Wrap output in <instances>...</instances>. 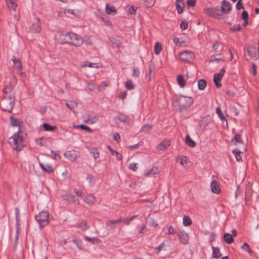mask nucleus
<instances>
[{
  "label": "nucleus",
  "instance_id": "5",
  "mask_svg": "<svg viewBox=\"0 0 259 259\" xmlns=\"http://www.w3.org/2000/svg\"><path fill=\"white\" fill-rule=\"evenodd\" d=\"M83 42V39L80 36L73 32H70L68 44L75 47L81 46Z\"/></svg>",
  "mask_w": 259,
  "mask_h": 259
},
{
  "label": "nucleus",
  "instance_id": "31",
  "mask_svg": "<svg viewBox=\"0 0 259 259\" xmlns=\"http://www.w3.org/2000/svg\"><path fill=\"white\" fill-rule=\"evenodd\" d=\"M185 142L191 147H194L196 145L195 142L191 139L189 135L186 136L185 138Z\"/></svg>",
  "mask_w": 259,
  "mask_h": 259
},
{
  "label": "nucleus",
  "instance_id": "36",
  "mask_svg": "<svg viewBox=\"0 0 259 259\" xmlns=\"http://www.w3.org/2000/svg\"><path fill=\"white\" fill-rule=\"evenodd\" d=\"M206 85V82L204 79H200L198 81V89L203 90Z\"/></svg>",
  "mask_w": 259,
  "mask_h": 259
},
{
  "label": "nucleus",
  "instance_id": "25",
  "mask_svg": "<svg viewBox=\"0 0 259 259\" xmlns=\"http://www.w3.org/2000/svg\"><path fill=\"white\" fill-rule=\"evenodd\" d=\"M7 6L9 9L15 11L17 7L16 0H6Z\"/></svg>",
  "mask_w": 259,
  "mask_h": 259
},
{
  "label": "nucleus",
  "instance_id": "27",
  "mask_svg": "<svg viewBox=\"0 0 259 259\" xmlns=\"http://www.w3.org/2000/svg\"><path fill=\"white\" fill-rule=\"evenodd\" d=\"M107 148L109 150L111 154L113 155H115L118 160H121L122 159V156L121 154L117 152L116 151L112 149L110 146H108Z\"/></svg>",
  "mask_w": 259,
  "mask_h": 259
},
{
  "label": "nucleus",
  "instance_id": "9",
  "mask_svg": "<svg viewBox=\"0 0 259 259\" xmlns=\"http://www.w3.org/2000/svg\"><path fill=\"white\" fill-rule=\"evenodd\" d=\"M64 156L71 161H75L79 156V152L75 150L66 151L64 153Z\"/></svg>",
  "mask_w": 259,
  "mask_h": 259
},
{
  "label": "nucleus",
  "instance_id": "56",
  "mask_svg": "<svg viewBox=\"0 0 259 259\" xmlns=\"http://www.w3.org/2000/svg\"><path fill=\"white\" fill-rule=\"evenodd\" d=\"M88 86L89 89L90 91L94 90L96 88L97 89V86H96V85L93 82H91V83H89Z\"/></svg>",
  "mask_w": 259,
  "mask_h": 259
},
{
  "label": "nucleus",
  "instance_id": "44",
  "mask_svg": "<svg viewBox=\"0 0 259 259\" xmlns=\"http://www.w3.org/2000/svg\"><path fill=\"white\" fill-rule=\"evenodd\" d=\"M216 113H217V115H218V116L220 117V118L222 120H224L225 119V117L224 116V115L222 113V112L221 111V108H220V107H218L216 108Z\"/></svg>",
  "mask_w": 259,
  "mask_h": 259
},
{
  "label": "nucleus",
  "instance_id": "13",
  "mask_svg": "<svg viewBox=\"0 0 259 259\" xmlns=\"http://www.w3.org/2000/svg\"><path fill=\"white\" fill-rule=\"evenodd\" d=\"M62 197L63 200L71 202L77 205L79 204V201L78 199L75 198V196L72 194H66L63 195Z\"/></svg>",
  "mask_w": 259,
  "mask_h": 259
},
{
  "label": "nucleus",
  "instance_id": "11",
  "mask_svg": "<svg viewBox=\"0 0 259 259\" xmlns=\"http://www.w3.org/2000/svg\"><path fill=\"white\" fill-rule=\"evenodd\" d=\"M12 61L14 63L13 67L16 72L19 74H22V72H21L22 70V66L19 59L17 58L15 56H13L12 58Z\"/></svg>",
  "mask_w": 259,
  "mask_h": 259
},
{
  "label": "nucleus",
  "instance_id": "23",
  "mask_svg": "<svg viewBox=\"0 0 259 259\" xmlns=\"http://www.w3.org/2000/svg\"><path fill=\"white\" fill-rule=\"evenodd\" d=\"M176 161L181 164L184 167H186L187 166V158L185 156L181 155L179 156L177 158Z\"/></svg>",
  "mask_w": 259,
  "mask_h": 259
},
{
  "label": "nucleus",
  "instance_id": "52",
  "mask_svg": "<svg viewBox=\"0 0 259 259\" xmlns=\"http://www.w3.org/2000/svg\"><path fill=\"white\" fill-rule=\"evenodd\" d=\"M88 227V225L86 222H82L80 224V228L83 231H85Z\"/></svg>",
  "mask_w": 259,
  "mask_h": 259
},
{
  "label": "nucleus",
  "instance_id": "50",
  "mask_svg": "<svg viewBox=\"0 0 259 259\" xmlns=\"http://www.w3.org/2000/svg\"><path fill=\"white\" fill-rule=\"evenodd\" d=\"M113 47H118L121 45V42L119 40L114 39L111 41Z\"/></svg>",
  "mask_w": 259,
  "mask_h": 259
},
{
  "label": "nucleus",
  "instance_id": "57",
  "mask_svg": "<svg viewBox=\"0 0 259 259\" xmlns=\"http://www.w3.org/2000/svg\"><path fill=\"white\" fill-rule=\"evenodd\" d=\"M129 168L136 171L137 169V163H131L129 165Z\"/></svg>",
  "mask_w": 259,
  "mask_h": 259
},
{
  "label": "nucleus",
  "instance_id": "63",
  "mask_svg": "<svg viewBox=\"0 0 259 259\" xmlns=\"http://www.w3.org/2000/svg\"><path fill=\"white\" fill-rule=\"evenodd\" d=\"M244 8L243 4L241 3V0H238L237 4H236V9L237 10H240L241 9H243Z\"/></svg>",
  "mask_w": 259,
  "mask_h": 259
},
{
  "label": "nucleus",
  "instance_id": "20",
  "mask_svg": "<svg viewBox=\"0 0 259 259\" xmlns=\"http://www.w3.org/2000/svg\"><path fill=\"white\" fill-rule=\"evenodd\" d=\"M247 53L252 59L256 60L258 58L256 53V48L254 46H251L247 49Z\"/></svg>",
  "mask_w": 259,
  "mask_h": 259
},
{
  "label": "nucleus",
  "instance_id": "35",
  "mask_svg": "<svg viewBox=\"0 0 259 259\" xmlns=\"http://www.w3.org/2000/svg\"><path fill=\"white\" fill-rule=\"evenodd\" d=\"M42 126L46 131H53L57 128L56 126L51 125L48 123H44Z\"/></svg>",
  "mask_w": 259,
  "mask_h": 259
},
{
  "label": "nucleus",
  "instance_id": "61",
  "mask_svg": "<svg viewBox=\"0 0 259 259\" xmlns=\"http://www.w3.org/2000/svg\"><path fill=\"white\" fill-rule=\"evenodd\" d=\"M241 18L243 20L248 19V13L245 11H243L242 13V14H241Z\"/></svg>",
  "mask_w": 259,
  "mask_h": 259
},
{
  "label": "nucleus",
  "instance_id": "7",
  "mask_svg": "<svg viewBox=\"0 0 259 259\" xmlns=\"http://www.w3.org/2000/svg\"><path fill=\"white\" fill-rule=\"evenodd\" d=\"M225 72V69L224 68H222L219 73H216L213 75V82L217 88H221L222 86L221 83L219 82L222 79Z\"/></svg>",
  "mask_w": 259,
  "mask_h": 259
},
{
  "label": "nucleus",
  "instance_id": "10",
  "mask_svg": "<svg viewBox=\"0 0 259 259\" xmlns=\"http://www.w3.org/2000/svg\"><path fill=\"white\" fill-rule=\"evenodd\" d=\"M70 32L59 33V36L57 38L58 41L61 44H68L69 41V36Z\"/></svg>",
  "mask_w": 259,
  "mask_h": 259
},
{
  "label": "nucleus",
  "instance_id": "3",
  "mask_svg": "<svg viewBox=\"0 0 259 259\" xmlns=\"http://www.w3.org/2000/svg\"><path fill=\"white\" fill-rule=\"evenodd\" d=\"M193 100L191 97L185 96H176L175 103L179 107L180 111L185 110L190 107L193 103Z\"/></svg>",
  "mask_w": 259,
  "mask_h": 259
},
{
  "label": "nucleus",
  "instance_id": "39",
  "mask_svg": "<svg viewBox=\"0 0 259 259\" xmlns=\"http://www.w3.org/2000/svg\"><path fill=\"white\" fill-rule=\"evenodd\" d=\"M84 239L86 240H87L89 242H92V243H93L94 244H98L101 242V241L98 238H96V237L90 238V237L85 236V237H84Z\"/></svg>",
  "mask_w": 259,
  "mask_h": 259
},
{
  "label": "nucleus",
  "instance_id": "2",
  "mask_svg": "<svg viewBox=\"0 0 259 259\" xmlns=\"http://www.w3.org/2000/svg\"><path fill=\"white\" fill-rule=\"evenodd\" d=\"M10 143L13 148L18 151L21 150L26 145V142L20 130L10 138Z\"/></svg>",
  "mask_w": 259,
  "mask_h": 259
},
{
  "label": "nucleus",
  "instance_id": "16",
  "mask_svg": "<svg viewBox=\"0 0 259 259\" xmlns=\"http://www.w3.org/2000/svg\"><path fill=\"white\" fill-rule=\"evenodd\" d=\"M170 145V141L168 139H165L163 142L158 144L156 148L159 151H162L166 149Z\"/></svg>",
  "mask_w": 259,
  "mask_h": 259
},
{
  "label": "nucleus",
  "instance_id": "55",
  "mask_svg": "<svg viewBox=\"0 0 259 259\" xmlns=\"http://www.w3.org/2000/svg\"><path fill=\"white\" fill-rule=\"evenodd\" d=\"M98 118L96 117H94L92 119L85 121V122L88 123L89 124H93L95 123L97 121Z\"/></svg>",
  "mask_w": 259,
  "mask_h": 259
},
{
  "label": "nucleus",
  "instance_id": "58",
  "mask_svg": "<svg viewBox=\"0 0 259 259\" xmlns=\"http://www.w3.org/2000/svg\"><path fill=\"white\" fill-rule=\"evenodd\" d=\"M149 224L150 226L153 227L154 228H156V227L158 226L157 223H156L153 219H151L149 221Z\"/></svg>",
  "mask_w": 259,
  "mask_h": 259
},
{
  "label": "nucleus",
  "instance_id": "33",
  "mask_svg": "<svg viewBox=\"0 0 259 259\" xmlns=\"http://www.w3.org/2000/svg\"><path fill=\"white\" fill-rule=\"evenodd\" d=\"M86 180L90 186H94L95 182V179L92 175L88 174L86 177Z\"/></svg>",
  "mask_w": 259,
  "mask_h": 259
},
{
  "label": "nucleus",
  "instance_id": "4",
  "mask_svg": "<svg viewBox=\"0 0 259 259\" xmlns=\"http://www.w3.org/2000/svg\"><path fill=\"white\" fill-rule=\"evenodd\" d=\"M49 213L47 211H42L35 216V219L38 223L39 227L43 228L49 223Z\"/></svg>",
  "mask_w": 259,
  "mask_h": 259
},
{
  "label": "nucleus",
  "instance_id": "24",
  "mask_svg": "<svg viewBox=\"0 0 259 259\" xmlns=\"http://www.w3.org/2000/svg\"><path fill=\"white\" fill-rule=\"evenodd\" d=\"M176 8L179 14H181L183 12L185 7L184 3L182 0H176Z\"/></svg>",
  "mask_w": 259,
  "mask_h": 259
},
{
  "label": "nucleus",
  "instance_id": "8",
  "mask_svg": "<svg viewBox=\"0 0 259 259\" xmlns=\"http://www.w3.org/2000/svg\"><path fill=\"white\" fill-rule=\"evenodd\" d=\"M206 14L215 19H220L221 17L219 9L218 8H211L206 10Z\"/></svg>",
  "mask_w": 259,
  "mask_h": 259
},
{
  "label": "nucleus",
  "instance_id": "15",
  "mask_svg": "<svg viewBox=\"0 0 259 259\" xmlns=\"http://www.w3.org/2000/svg\"><path fill=\"white\" fill-rule=\"evenodd\" d=\"M231 10V6L229 2L224 0L221 6V11L223 13L228 14Z\"/></svg>",
  "mask_w": 259,
  "mask_h": 259
},
{
  "label": "nucleus",
  "instance_id": "21",
  "mask_svg": "<svg viewBox=\"0 0 259 259\" xmlns=\"http://www.w3.org/2000/svg\"><path fill=\"white\" fill-rule=\"evenodd\" d=\"M96 200V197L91 194L87 195L84 199V202L90 205H93L95 203Z\"/></svg>",
  "mask_w": 259,
  "mask_h": 259
},
{
  "label": "nucleus",
  "instance_id": "59",
  "mask_svg": "<svg viewBox=\"0 0 259 259\" xmlns=\"http://www.w3.org/2000/svg\"><path fill=\"white\" fill-rule=\"evenodd\" d=\"M196 0H187V3L190 7H194L196 4Z\"/></svg>",
  "mask_w": 259,
  "mask_h": 259
},
{
  "label": "nucleus",
  "instance_id": "32",
  "mask_svg": "<svg viewBox=\"0 0 259 259\" xmlns=\"http://www.w3.org/2000/svg\"><path fill=\"white\" fill-rule=\"evenodd\" d=\"M106 12L107 14H116V10L113 6H109L108 4L106 5Z\"/></svg>",
  "mask_w": 259,
  "mask_h": 259
},
{
  "label": "nucleus",
  "instance_id": "22",
  "mask_svg": "<svg viewBox=\"0 0 259 259\" xmlns=\"http://www.w3.org/2000/svg\"><path fill=\"white\" fill-rule=\"evenodd\" d=\"M210 186H211V190L213 193H215L217 194L220 193V192L221 191V189H220L219 184H218V183L216 181H215V180L212 181L211 183Z\"/></svg>",
  "mask_w": 259,
  "mask_h": 259
},
{
  "label": "nucleus",
  "instance_id": "60",
  "mask_svg": "<svg viewBox=\"0 0 259 259\" xmlns=\"http://www.w3.org/2000/svg\"><path fill=\"white\" fill-rule=\"evenodd\" d=\"M230 30L232 31H239L241 30V26L240 25H237L231 28Z\"/></svg>",
  "mask_w": 259,
  "mask_h": 259
},
{
  "label": "nucleus",
  "instance_id": "19",
  "mask_svg": "<svg viewBox=\"0 0 259 259\" xmlns=\"http://www.w3.org/2000/svg\"><path fill=\"white\" fill-rule=\"evenodd\" d=\"M178 235L179 237L180 241L183 244H186L188 243L189 240V235L187 233L185 232L184 231H181L178 233Z\"/></svg>",
  "mask_w": 259,
  "mask_h": 259
},
{
  "label": "nucleus",
  "instance_id": "12",
  "mask_svg": "<svg viewBox=\"0 0 259 259\" xmlns=\"http://www.w3.org/2000/svg\"><path fill=\"white\" fill-rule=\"evenodd\" d=\"M116 118L120 121L127 125H131L133 124V121L132 119L128 116L123 114H119L117 116Z\"/></svg>",
  "mask_w": 259,
  "mask_h": 259
},
{
  "label": "nucleus",
  "instance_id": "64",
  "mask_svg": "<svg viewBox=\"0 0 259 259\" xmlns=\"http://www.w3.org/2000/svg\"><path fill=\"white\" fill-rule=\"evenodd\" d=\"M164 246V243H161L156 248V253H158L163 248Z\"/></svg>",
  "mask_w": 259,
  "mask_h": 259
},
{
  "label": "nucleus",
  "instance_id": "48",
  "mask_svg": "<svg viewBox=\"0 0 259 259\" xmlns=\"http://www.w3.org/2000/svg\"><path fill=\"white\" fill-rule=\"evenodd\" d=\"M241 248L245 251H247L249 253H251L252 252L249 245L246 243H244V244L242 246Z\"/></svg>",
  "mask_w": 259,
  "mask_h": 259
},
{
  "label": "nucleus",
  "instance_id": "34",
  "mask_svg": "<svg viewBox=\"0 0 259 259\" xmlns=\"http://www.w3.org/2000/svg\"><path fill=\"white\" fill-rule=\"evenodd\" d=\"M162 49V46L161 44L159 42H157L154 45V53L155 54L158 55L159 54L160 51H161Z\"/></svg>",
  "mask_w": 259,
  "mask_h": 259
},
{
  "label": "nucleus",
  "instance_id": "29",
  "mask_svg": "<svg viewBox=\"0 0 259 259\" xmlns=\"http://www.w3.org/2000/svg\"><path fill=\"white\" fill-rule=\"evenodd\" d=\"M39 166L44 171L52 172L53 171V168L50 165H44L42 163H39Z\"/></svg>",
  "mask_w": 259,
  "mask_h": 259
},
{
  "label": "nucleus",
  "instance_id": "49",
  "mask_svg": "<svg viewBox=\"0 0 259 259\" xmlns=\"http://www.w3.org/2000/svg\"><path fill=\"white\" fill-rule=\"evenodd\" d=\"M77 127L80 128L81 129H82L83 130H85L89 133H91L92 132V130L90 128V127H89L87 125H83V124L78 125Z\"/></svg>",
  "mask_w": 259,
  "mask_h": 259
},
{
  "label": "nucleus",
  "instance_id": "42",
  "mask_svg": "<svg viewBox=\"0 0 259 259\" xmlns=\"http://www.w3.org/2000/svg\"><path fill=\"white\" fill-rule=\"evenodd\" d=\"M91 153L93 155L95 159H97L99 157V152L97 148H93L91 150Z\"/></svg>",
  "mask_w": 259,
  "mask_h": 259
},
{
  "label": "nucleus",
  "instance_id": "51",
  "mask_svg": "<svg viewBox=\"0 0 259 259\" xmlns=\"http://www.w3.org/2000/svg\"><path fill=\"white\" fill-rule=\"evenodd\" d=\"M140 71L138 68L134 67L133 69V76L135 77H138L139 76Z\"/></svg>",
  "mask_w": 259,
  "mask_h": 259
},
{
  "label": "nucleus",
  "instance_id": "43",
  "mask_svg": "<svg viewBox=\"0 0 259 259\" xmlns=\"http://www.w3.org/2000/svg\"><path fill=\"white\" fill-rule=\"evenodd\" d=\"M125 87L128 90H132L134 88L135 85L131 80H127L125 83Z\"/></svg>",
  "mask_w": 259,
  "mask_h": 259
},
{
  "label": "nucleus",
  "instance_id": "41",
  "mask_svg": "<svg viewBox=\"0 0 259 259\" xmlns=\"http://www.w3.org/2000/svg\"><path fill=\"white\" fill-rule=\"evenodd\" d=\"M233 153L235 155L237 161H240L242 160L240 156L241 152L238 149L233 150Z\"/></svg>",
  "mask_w": 259,
  "mask_h": 259
},
{
  "label": "nucleus",
  "instance_id": "30",
  "mask_svg": "<svg viewBox=\"0 0 259 259\" xmlns=\"http://www.w3.org/2000/svg\"><path fill=\"white\" fill-rule=\"evenodd\" d=\"M213 257L219 258L222 256L220 250L218 247H212Z\"/></svg>",
  "mask_w": 259,
  "mask_h": 259
},
{
  "label": "nucleus",
  "instance_id": "18",
  "mask_svg": "<svg viewBox=\"0 0 259 259\" xmlns=\"http://www.w3.org/2000/svg\"><path fill=\"white\" fill-rule=\"evenodd\" d=\"M123 220L121 219H118L117 220H111L107 221L106 223V226L108 228H114L116 227L118 223L122 222Z\"/></svg>",
  "mask_w": 259,
  "mask_h": 259
},
{
  "label": "nucleus",
  "instance_id": "62",
  "mask_svg": "<svg viewBox=\"0 0 259 259\" xmlns=\"http://www.w3.org/2000/svg\"><path fill=\"white\" fill-rule=\"evenodd\" d=\"M167 228H168L167 233L168 234H173L176 233V231L175 230V229H174V228L172 226H170L167 227Z\"/></svg>",
  "mask_w": 259,
  "mask_h": 259
},
{
  "label": "nucleus",
  "instance_id": "53",
  "mask_svg": "<svg viewBox=\"0 0 259 259\" xmlns=\"http://www.w3.org/2000/svg\"><path fill=\"white\" fill-rule=\"evenodd\" d=\"M63 13L65 14H69L74 16L76 15L74 10L71 9H65L64 10Z\"/></svg>",
  "mask_w": 259,
  "mask_h": 259
},
{
  "label": "nucleus",
  "instance_id": "26",
  "mask_svg": "<svg viewBox=\"0 0 259 259\" xmlns=\"http://www.w3.org/2000/svg\"><path fill=\"white\" fill-rule=\"evenodd\" d=\"M223 238L227 244H231L234 241V239L233 238L232 235L229 233H225L224 234Z\"/></svg>",
  "mask_w": 259,
  "mask_h": 259
},
{
  "label": "nucleus",
  "instance_id": "47",
  "mask_svg": "<svg viewBox=\"0 0 259 259\" xmlns=\"http://www.w3.org/2000/svg\"><path fill=\"white\" fill-rule=\"evenodd\" d=\"M10 120H11V124L12 126H17L19 125V122H18V120L16 118H15L13 117H11Z\"/></svg>",
  "mask_w": 259,
  "mask_h": 259
},
{
  "label": "nucleus",
  "instance_id": "37",
  "mask_svg": "<svg viewBox=\"0 0 259 259\" xmlns=\"http://www.w3.org/2000/svg\"><path fill=\"white\" fill-rule=\"evenodd\" d=\"M109 84V82L107 81H103L100 85H97V89L99 91H101L105 89L106 87H108Z\"/></svg>",
  "mask_w": 259,
  "mask_h": 259
},
{
  "label": "nucleus",
  "instance_id": "28",
  "mask_svg": "<svg viewBox=\"0 0 259 259\" xmlns=\"http://www.w3.org/2000/svg\"><path fill=\"white\" fill-rule=\"evenodd\" d=\"M177 80L178 83L179 84V85H180V87L181 88L185 87V86L186 85V82L184 79V77L183 75H178L177 77Z\"/></svg>",
  "mask_w": 259,
  "mask_h": 259
},
{
  "label": "nucleus",
  "instance_id": "17",
  "mask_svg": "<svg viewBox=\"0 0 259 259\" xmlns=\"http://www.w3.org/2000/svg\"><path fill=\"white\" fill-rule=\"evenodd\" d=\"M41 27L39 22V19L36 18L35 21L32 24L31 30L34 33H38L40 31Z\"/></svg>",
  "mask_w": 259,
  "mask_h": 259
},
{
  "label": "nucleus",
  "instance_id": "14",
  "mask_svg": "<svg viewBox=\"0 0 259 259\" xmlns=\"http://www.w3.org/2000/svg\"><path fill=\"white\" fill-rule=\"evenodd\" d=\"M159 172V168L156 166H153L150 169L145 170L144 175L146 177H151L157 175Z\"/></svg>",
  "mask_w": 259,
  "mask_h": 259
},
{
  "label": "nucleus",
  "instance_id": "1",
  "mask_svg": "<svg viewBox=\"0 0 259 259\" xmlns=\"http://www.w3.org/2000/svg\"><path fill=\"white\" fill-rule=\"evenodd\" d=\"M15 105L14 93L12 87L7 86L3 90V97L2 100V110L11 113Z\"/></svg>",
  "mask_w": 259,
  "mask_h": 259
},
{
  "label": "nucleus",
  "instance_id": "40",
  "mask_svg": "<svg viewBox=\"0 0 259 259\" xmlns=\"http://www.w3.org/2000/svg\"><path fill=\"white\" fill-rule=\"evenodd\" d=\"M192 224V221L191 219L186 215H185L183 218V224L185 226L191 225Z\"/></svg>",
  "mask_w": 259,
  "mask_h": 259
},
{
  "label": "nucleus",
  "instance_id": "38",
  "mask_svg": "<svg viewBox=\"0 0 259 259\" xmlns=\"http://www.w3.org/2000/svg\"><path fill=\"white\" fill-rule=\"evenodd\" d=\"M66 105L71 110H73L74 108H75L77 105V103L76 101H69L68 103H66Z\"/></svg>",
  "mask_w": 259,
  "mask_h": 259
},
{
  "label": "nucleus",
  "instance_id": "45",
  "mask_svg": "<svg viewBox=\"0 0 259 259\" xmlns=\"http://www.w3.org/2000/svg\"><path fill=\"white\" fill-rule=\"evenodd\" d=\"M156 0H145V5L147 7H152L155 3Z\"/></svg>",
  "mask_w": 259,
  "mask_h": 259
},
{
  "label": "nucleus",
  "instance_id": "6",
  "mask_svg": "<svg viewBox=\"0 0 259 259\" xmlns=\"http://www.w3.org/2000/svg\"><path fill=\"white\" fill-rule=\"evenodd\" d=\"M180 58L183 61L190 62L193 60L194 55L190 51H185L180 53Z\"/></svg>",
  "mask_w": 259,
  "mask_h": 259
},
{
  "label": "nucleus",
  "instance_id": "46",
  "mask_svg": "<svg viewBox=\"0 0 259 259\" xmlns=\"http://www.w3.org/2000/svg\"><path fill=\"white\" fill-rule=\"evenodd\" d=\"M152 129V126L150 124H146L143 126L141 131L144 132H148Z\"/></svg>",
  "mask_w": 259,
  "mask_h": 259
},
{
  "label": "nucleus",
  "instance_id": "54",
  "mask_svg": "<svg viewBox=\"0 0 259 259\" xmlns=\"http://www.w3.org/2000/svg\"><path fill=\"white\" fill-rule=\"evenodd\" d=\"M19 228L18 226H17V228H16V235H15V245H17V242H18V240L19 239Z\"/></svg>",
  "mask_w": 259,
  "mask_h": 259
}]
</instances>
